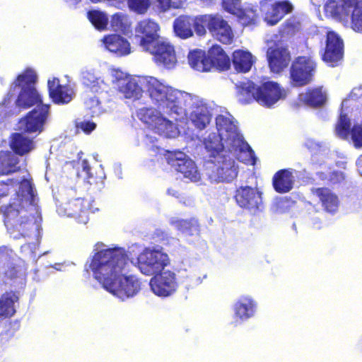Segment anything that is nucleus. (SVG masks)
I'll use <instances>...</instances> for the list:
<instances>
[{
  "label": "nucleus",
  "instance_id": "obj_10",
  "mask_svg": "<svg viewBox=\"0 0 362 362\" xmlns=\"http://www.w3.org/2000/svg\"><path fill=\"white\" fill-rule=\"evenodd\" d=\"M190 66L199 71H208L211 66L220 71L227 70L230 65L229 57L220 45H213L208 52V59L200 49L190 51L188 54Z\"/></svg>",
  "mask_w": 362,
  "mask_h": 362
},
{
  "label": "nucleus",
  "instance_id": "obj_39",
  "mask_svg": "<svg viewBox=\"0 0 362 362\" xmlns=\"http://www.w3.org/2000/svg\"><path fill=\"white\" fill-rule=\"evenodd\" d=\"M18 300L15 293H6L0 298V316L11 317L16 313L15 303Z\"/></svg>",
  "mask_w": 362,
  "mask_h": 362
},
{
  "label": "nucleus",
  "instance_id": "obj_2",
  "mask_svg": "<svg viewBox=\"0 0 362 362\" xmlns=\"http://www.w3.org/2000/svg\"><path fill=\"white\" fill-rule=\"evenodd\" d=\"M14 196L8 203L0 206L5 226L13 238L28 237L38 240L40 237V219L37 220L29 212H37V197L33 184L28 180H23Z\"/></svg>",
  "mask_w": 362,
  "mask_h": 362
},
{
  "label": "nucleus",
  "instance_id": "obj_12",
  "mask_svg": "<svg viewBox=\"0 0 362 362\" xmlns=\"http://www.w3.org/2000/svg\"><path fill=\"white\" fill-rule=\"evenodd\" d=\"M217 156L215 160H210L214 164L208 177L211 182H230L238 176V165L232 153Z\"/></svg>",
  "mask_w": 362,
  "mask_h": 362
},
{
  "label": "nucleus",
  "instance_id": "obj_14",
  "mask_svg": "<svg viewBox=\"0 0 362 362\" xmlns=\"http://www.w3.org/2000/svg\"><path fill=\"white\" fill-rule=\"evenodd\" d=\"M50 115V105L39 104L19 122V128L29 134H40L45 129Z\"/></svg>",
  "mask_w": 362,
  "mask_h": 362
},
{
  "label": "nucleus",
  "instance_id": "obj_59",
  "mask_svg": "<svg viewBox=\"0 0 362 362\" xmlns=\"http://www.w3.org/2000/svg\"><path fill=\"white\" fill-rule=\"evenodd\" d=\"M65 2L70 6L75 8L81 0H64Z\"/></svg>",
  "mask_w": 362,
  "mask_h": 362
},
{
  "label": "nucleus",
  "instance_id": "obj_9",
  "mask_svg": "<svg viewBox=\"0 0 362 362\" xmlns=\"http://www.w3.org/2000/svg\"><path fill=\"white\" fill-rule=\"evenodd\" d=\"M136 106L138 118L148 124L155 132L167 138H175L179 134L175 120L156 105V109L147 106L139 107V105Z\"/></svg>",
  "mask_w": 362,
  "mask_h": 362
},
{
  "label": "nucleus",
  "instance_id": "obj_47",
  "mask_svg": "<svg viewBox=\"0 0 362 362\" xmlns=\"http://www.w3.org/2000/svg\"><path fill=\"white\" fill-rule=\"evenodd\" d=\"M13 252L7 247H0V265L9 267L13 259Z\"/></svg>",
  "mask_w": 362,
  "mask_h": 362
},
{
  "label": "nucleus",
  "instance_id": "obj_5",
  "mask_svg": "<svg viewBox=\"0 0 362 362\" xmlns=\"http://www.w3.org/2000/svg\"><path fill=\"white\" fill-rule=\"evenodd\" d=\"M233 117L229 113L219 115L216 117L217 133L223 137L226 148L241 162L252 165L256 164L255 152L239 132Z\"/></svg>",
  "mask_w": 362,
  "mask_h": 362
},
{
  "label": "nucleus",
  "instance_id": "obj_62",
  "mask_svg": "<svg viewBox=\"0 0 362 362\" xmlns=\"http://www.w3.org/2000/svg\"><path fill=\"white\" fill-rule=\"evenodd\" d=\"M53 267L58 271L61 270V264H55Z\"/></svg>",
  "mask_w": 362,
  "mask_h": 362
},
{
  "label": "nucleus",
  "instance_id": "obj_53",
  "mask_svg": "<svg viewBox=\"0 0 362 362\" xmlns=\"http://www.w3.org/2000/svg\"><path fill=\"white\" fill-rule=\"evenodd\" d=\"M349 98L355 100L362 99V87L353 88L349 94Z\"/></svg>",
  "mask_w": 362,
  "mask_h": 362
},
{
  "label": "nucleus",
  "instance_id": "obj_56",
  "mask_svg": "<svg viewBox=\"0 0 362 362\" xmlns=\"http://www.w3.org/2000/svg\"><path fill=\"white\" fill-rule=\"evenodd\" d=\"M167 194L175 197L177 199H179L180 197V192H178V190L172 187L168 188L167 189Z\"/></svg>",
  "mask_w": 362,
  "mask_h": 362
},
{
  "label": "nucleus",
  "instance_id": "obj_40",
  "mask_svg": "<svg viewBox=\"0 0 362 362\" xmlns=\"http://www.w3.org/2000/svg\"><path fill=\"white\" fill-rule=\"evenodd\" d=\"M74 96V90L69 86H62L55 93L49 95L53 103L57 105L68 104L73 100Z\"/></svg>",
  "mask_w": 362,
  "mask_h": 362
},
{
  "label": "nucleus",
  "instance_id": "obj_49",
  "mask_svg": "<svg viewBox=\"0 0 362 362\" xmlns=\"http://www.w3.org/2000/svg\"><path fill=\"white\" fill-rule=\"evenodd\" d=\"M76 127L81 129L86 134H90L95 129L96 124L90 121L84 120L77 122Z\"/></svg>",
  "mask_w": 362,
  "mask_h": 362
},
{
  "label": "nucleus",
  "instance_id": "obj_38",
  "mask_svg": "<svg viewBox=\"0 0 362 362\" xmlns=\"http://www.w3.org/2000/svg\"><path fill=\"white\" fill-rule=\"evenodd\" d=\"M254 63V57L248 51L235 50L233 54V64L237 71H249Z\"/></svg>",
  "mask_w": 362,
  "mask_h": 362
},
{
  "label": "nucleus",
  "instance_id": "obj_41",
  "mask_svg": "<svg viewBox=\"0 0 362 362\" xmlns=\"http://www.w3.org/2000/svg\"><path fill=\"white\" fill-rule=\"evenodd\" d=\"M87 15L88 20L96 29L103 30L107 28L109 19L104 12L93 10L89 11Z\"/></svg>",
  "mask_w": 362,
  "mask_h": 362
},
{
  "label": "nucleus",
  "instance_id": "obj_18",
  "mask_svg": "<svg viewBox=\"0 0 362 362\" xmlns=\"http://www.w3.org/2000/svg\"><path fill=\"white\" fill-rule=\"evenodd\" d=\"M149 285L152 292L162 298L172 296L178 287L176 274L170 270L162 271L155 274L151 279Z\"/></svg>",
  "mask_w": 362,
  "mask_h": 362
},
{
  "label": "nucleus",
  "instance_id": "obj_7",
  "mask_svg": "<svg viewBox=\"0 0 362 362\" xmlns=\"http://www.w3.org/2000/svg\"><path fill=\"white\" fill-rule=\"evenodd\" d=\"M239 93L240 96L244 95L247 96L248 99H245L244 103H248L251 100L255 99L260 105L269 108L272 107L286 95L284 90L281 88L277 83L270 81L259 86L252 81L243 83L240 86ZM239 100H243L240 97Z\"/></svg>",
  "mask_w": 362,
  "mask_h": 362
},
{
  "label": "nucleus",
  "instance_id": "obj_1",
  "mask_svg": "<svg viewBox=\"0 0 362 362\" xmlns=\"http://www.w3.org/2000/svg\"><path fill=\"white\" fill-rule=\"evenodd\" d=\"M89 267L93 277L113 296L124 301L134 297L141 288L134 276H127L128 257L123 247H108L102 243L95 245Z\"/></svg>",
  "mask_w": 362,
  "mask_h": 362
},
{
  "label": "nucleus",
  "instance_id": "obj_43",
  "mask_svg": "<svg viewBox=\"0 0 362 362\" xmlns=\"http://www.w3.org/2000/svg\"><path fill=\"white\" fill-rule=\"evenodd\" d=\"M84 105L86 110L89 111L88 114L90 115L91 117L99 116L105 111L96 96L89 97L85 99Z\"/></svg>",
  "mask_w": 362,
  "mask_h": 362
},
{
  "label": "nucleus",
  "instance_id": "obj_34",
  "mask_svg": "<svg viewBox=\"0 0 362 362\" xmlns=\"http://www.w3.org/2000/svg\"><path fill=\"white\" fill-rule=\"evenodd\" d=\"M293 169L279 170L273 177L274 189L279 193H286L292 189L295 181Z\"/></svg>",
  "mask_w": 362,
  "mask_h": 362
},
{
  "label": "nucleus",
  "instance_id": "obj_20",
  "mask_svg": "<svg viewBox=\"0 0 362 362\" xmlns=\"http://www.w3.org/2000/svg\"><path fill=\"white\" fill-rule=\"evenodd\" d=\"M233 324L238 326L255 317L257 310V303L250 296H240L233 305Z\"/></svg>",
  "mask_w": 362,
  "mask_h": 362
},
{
  "label": "nucleus",
  "instance_id": "obj_11",
  "mask_svg": "<svg viewBox=\"0 0 362 362\" xmlns=\"http://www.w3.org/2000/svg\"><path fill=\"white\" fill-rule=\"evenodd\" d=\"M131 262L146 276H154L170 264L168 255L160 247H146Z\"/></svg>",
  "mask_w": 362,
  "mask_h": 362
},
{
  "label": "nucleus",
  "instance_id": "obj_45",
  "mask_svg": "<svg viewBox=\"0 0 362 362\" xmlns=\"http://www.w3.org/2000/svg\"><path fill=\"white\" fill-rule=\"evenodd\" d=\"M305 146L314 154L325 153L328 150L326 143L317 141L313 139L308 138L305 141Z\"/></svg>",
  "mask_w": 362,
  "mask_h": 362
},
{
  "label": "nucleus",
  "instance_id": "obj_22",
  "mask_svg": "<svg viewBox=\"0 0 362 362\" xmlns=\"http://www.w3.org/2000/svg\"><path fill=\"white\" fill-rule=\"evenodd\" d=\"M156 44L145 51L153 55V59L158 65L167 69L173 67L177 62L174 47L162 40Z\"/></svg>",
  "mask_w": 362,
  "mask_h": 362
},
{
  "label": "nucleus",
  "instance_id": "obj_31",
  "mask_svg": "<svg viewBox=\"0 0 362 362\" xmlns=\"http://www.w3.org/2000/svg\"><path fill=\"white\" fill-rule=\"evenodd\" d=\"M267 59L271 71L274 73L281 72L290 62V54L286 48L276 47L269 49Z\"/></svg>",
  "mask_w": 362,
  "mask_h": 362
},
{
  "label": "nucleus",
  "instance_id": "obj_13",
  "mask_svg": "<svg viewBox=\"0 0 362 362\" xmlns=\"http://www.w3.org/2000/svg\"><path fill=\"white\" fill-rule=\"evenodd\" d=\"M164 151L165 158L168 164L176 171L182 173L185 178L194 182L200 180L201 175L195 163L186 154L180 151Z\"/></svg>",
  "mask_w": 362,
  "mask_h": 362
},
{
  "label": "nucleus",
  "instance_id": "obj_33",
  "mask_svg": "<svg viewBox=\"0 0 362 362\" xmlns=\"http://www.w3.org/2000/svg\"><path fill=\"white\" fill-rule=\"evenodd\" d=\"M105 48L117 56H124L131 52L129 42L118 35H111L103 38Z\"/></svg>",
  "mask_w": 362,
  "mask_h": 362
},
{
  "label": "nucleus",
  "instance_id": "obj_50",
  "mask_svg": "<svg viewBox=\"0 0 362 362\" xmlns=\"http://www.w3.org/2000/svg\"><path fill=\"white\" fill-rule=\"evenodd\" d=\"M206 277V274H204L202 278L200 276H198L193 271H189L187 274V278L189 279V283L191 286H196L200 284L202 282V280Z\"/></svg>",
  "mask_w": 362,
  "mask_h": 362
},
{
  "label": "nucleus",
  "instance_id": "obj_30",
  "mask_svg": "<svg viewBox=\"0 0 362 362\" xmlns=\"http://www.w3.org/2000/svg\"><path fill=\"white\" fill-rule=\"evenodd\" d=\"M313 192L318 197L325 211L332 215L338 211L339 199L332 190L327 187H319L315 189Z\"/></svg>",
  "mask_w": 362,
  "mask_h": 362
},
{
  "label": "nucleus",
  "instance_id": "obj_15",
  "mask_svg": "<svg viewBox=\"0 0 362 362\" xmlns=\"http://www.w3.org/2000/svg\"><path fill=\"white\" fill-rule=\"evenodd\" d=\"M262 192L257 188L241 186L236 189L235 199L238 205L256 215L264 209Z\"/></svg>",
  "mask_w": 362,
  "mask_h": 362
},
{
  "label": "nucleus",
  "instance_id": "obj_17",
  "mask_svg": "<svg viewBox=\"0 0 362 362\" xmlns=\"http://www.w3.org/2000/svg\"><path fill=\"white\" fill-rule=\"evenodd\" d=\"M315 61L307 57H299L292 64L290 74L292 84L302 86L308 84L315 71Z\"/></svg>",
  "mask_w": 362,
  "mask_h": 362
},
{
  "label": "nucleus",
  "instance_id": "obj_26",
  "mask_svg": "<svg viewBox=\"0 0 362 362\" xmlns=\"http://www.w3.org/2000/svg\"><path fill=\"white\" fill-rule=\"evenodd\" d=\"M222 4L226 11L237 16L243 25H247L255 23L257 10L253 7L243 8L240 0H223Z\"/></svg>",
  "mask_w": 362,
  "mask_h": 362
},
{
  "label": "nucleus",
  "instance_id": "obj_55",
  "mask_svg": "<svg viewBox=\"0 0 362 362\" xmlns=\"http://www.w3.org/2000/svg\"><path fill=\"white\" fill-rule=\"evenodd\" d=\"M82 171L86 173L87 178H91L90 166L87 160H83L81 162Z\"/></svg>",
  "mask_w": 362,
  "mask_h": 362
},
{
  "label": "nucleus",
  "instance_id": "obj_24",
  "mask_svg": "<svg viewBox=\"0 0 362 362\" xmlns=\"http://www.w3.org/2000/svg\"><path fill=\"white\" fill-rule=\"evenodd\" d=\"M269 3L264 16V21L270 25H276L283 17L293 9L292 4L288 1L261 0L262 10H265L266 4Z\"/></svg>",
  "mask_w": 362,
  "mask_h": 362
},
{
  "label": "nucleus",
  "instance_id": "obj_6",
  "mask_svg": "<svg viewBox=\"0 0 362 362\" xmlns=\"http://www.w3.org/2000/svg\"><path fill=\"white\" fill-rule=\"evenodd\" d=\"M37 78V74L33 69H26L11 84L8 93L2 102V105L7 107L11 98L16 94L18 97L15 100V104L18 107L28 108L35 105L43 104L35 88Z\"/></svg>",
  "mask_w": 362,
  "mask_h": 362
},
{
  "label": "nucleus",
  "instance_id": "obj_63",
  "mask_svg": "<svg viewBox=\"0 0 362 362\" xmlns=\"http://www.w3.org/2000/svg\"><path fill=\"white\" fill-rule=\"evenodd\" d=\"M346 102H347V99L344 100L341 103V106L343 107L346 103Z\"/></svg>",
  "mask_w": 362,
  "mask_h": 362
},
{
  "label": "nucleus",
  "instance_id": "obj_51",
  "mask_svg": "<svg viewBox=\"0 0 362 362\" xmlns=\"http://www.w3.org/2000/svg\"><path fill=\"white\" fill-rule=\"evenodd\" d=\"M93 3L105 2L111 6L122 9L126 6V0H90Z\"/></svg>",
  "mask_w": 362,
  "mask_h": 362
},
{
  "label": "nucleus",
  "instance_id": "obj_19",
  "mask_svg": "<svg viewBox=\"0 0 362 362\" xmlns=\"http://www.w3.org/2000/svg\"><path fill=\"white\" fill-rule=\"evenodd\" d=\"M158 25L151 19H145L140 21L136 28L135 39L144 50L149 49L152 45H157L160 40L158 33Z\"/></svg>",
  "mask_w": 362,
  "mask_h": 362
},
{
  "label": "nucleus",
  "instance_id": "obj_27",
  "mask_svg": "<svg viewBox=\"0 0 362 362\" xmlns=\"http://www.w3.org/2000/svg\"><path fill=\"white\" fill-rule=\"evenodd\" d=\"M88 202L81 198L74 199L64 204L63 207L58 208L59 214H62L69 217H73L78 220V222L86 223L88 221L87 211Z\"/></svg>",
  "mask_w": 362,
  "mask_h": 362
},
{
  "label": "nucleus",
  "instance_id": "obj_54",
  "mask_svg": "<svg viewBox=\"0 0 362 362\" xmlns=\"http://www.w3.org/2000/svg\"><path fill=\"white\" fill-rule=\"evenodd\" d=\"M344 179V175L341 172L335 171L330 175V181L333 183L340 182Z\"/></svg>",
  "mask_w": 362,
  "mask_h": 362
},
{
  "label": "nucleus",
  "instance_id": "obj_36",
  "mask_svg": "<svg viewBox=\"0 0 362 362\" xmlns=\"http://www.w3.org/2000/svg\"><path fill=\"white\" fill-rule=\"evenodd\" d=\"M21 168L19 158L11 151L0 152V175H8Z\"/></svg>",
  "mask_w": 362,
  "mask_h": 362
},
{
  "label": "nucleus",
  "instance_id": "obj_16",
  "mask_svg": "<svg viewBox=\"0 0 362 362\" xmlns=\"http://www.w3.org/2000/svg\"><path fill=\"white\" fill-rule=\"evenodd\" d=\"M201 22L206 30L223 44H230L233 41V33L228 22L218 14L202 15Z\"/></svg>",
  "mask_w": 362,
  "mask_h": 362
},
{
  "label": "nucleus",
  "instance_id": "obj_48",
  "mask_svg": "<svg viewBox=\"0 0 362 362\" xmlns=\"http://www.w3.org/2000/svg\"><path fill=\"white\" fill-rule=\"evenodd\" d=\"M296 29V23L294 19H289L286 21L283 28L281 29L280 32L283 36L292 35L295 33Z\"/></svg>",
  "mask_w": 362,
  "mask_h": 362
},
{
  "label": "nucleus",
  "instance_id": "obj_61",
  "mask_svg": "<svg viewBox=\"0 0 362 362\" xmlns=\"http://www.w3.org/2000/svg\"><path fill=\"white\" fill-rule=\"evenodd\" d=\"M3 190H4V192L2 194H0V197H4L6 195H7V194L5 193V192L6 191L8 192V185H3Z\"/></svg>",
  "mask_w": 362,
  "mask_h": 362
},
{
  "label": "nucleus",
  "instance_id": "obj_60",
  "mask_svg": "<svg viewBox=\"0 0 362 362\" xmlns=\"http://www.w3.org/2000/svg\"><path fill=\"white\" fill-rule=\"evenodd\" d=\"M6 275L10 278H15L16 277V273L12 270H11L10 272L8 271H6Z\"/></svg>",
  "mask_w": 362,
  "mask_h": 362
},
{
  "label": "nucleus",
  "instance_id": "obj_42",
  "mask_svg": "<svg viewBox=\"0 0 362 362\" xmlns=\"http://www.w3.org/2000/svg\"><path fill=\"white\" fill-rule=\"evenodd\" d=\"M110 25L115 31H126L129 26V22L127 14L123 12H118L112 16Z\"/></svg>",
  "mask_w": 362,
  "mask_h": 362
},
{
  "label": "nucleus",
  "instance_id": "obj_21",
  "mask_svg": "<svg viewBox=\"0 0 362 362\" xmlns=\"http://www.w3.org/2000/svg\"><path fill=\"white\" fill-rule=\"evenodd\" d=\"M202 16L197 17L180 16L175 20L173 28L176 35L185 39L193 35V29L196 33L202 36L206 34V30L201 22Z\"/></svg>",
  "mask_w": 362,
  "mask_h": 362
},
{
  "label": "nucleus",
  "instance_id": "obj_58",
  "mask_svg": "<svg viewBox=\"0 0 362 362\" xmlns=\"http://www.w3.org/2000/svg\"><path fill=\"white\" fill-rule=\"evenodd\" d=\"M155 138H153L152 136H148V135H146V142L147 143L148 141H149L151 143L153 144L154 143V141H155ZM156 149H158V146H156L155 144H152V146H151V150L154 152H156Z\"/></svg>",
  "mask_w": 362,
  "mask_h": 362
},
{
  "label": "nucleus",
  "instance_id": "obj_37",
  "mask_svg": "<svg viewBox=\"0 0 362 362\" xmlns=\"http://www.w3.org/2000/svg\"><path fill=\"white\" fill-rule=\"evenodd\" d=\"M299 100L310 107H320L325 103L327 95L326 93L322 90V88L320 87L300 93L299 95Z\"/></svg>",
  "mask_w": 362,
  "mask_h": 362
},
{
  "label": "nucleus",
  "instance_id": "obj_3",
  "mask_svg": "<svg viewBox=\"0 0 362 362\" xmlns=\"http://www.w3.org/2000/svg\"><path fill=\"white\" fill-rule=\"evenodd\" d=\"M212 106L210 103L197 95L177 89H172L163 106V112L175 121H183L188 118L198 131L205 129L212 119Z\"/></svg>",
  "mask_w": 362,
  "mask_h": 362
},
{
  "label": "nucleus",
  "instance_id": "obj_8",
  "mask_svg": "<svg viewBox=\"0 0 362 362\" xmlns=\"http://www.w3.org/2000/svg\"><path fill=\"white\" fill-rule=\"evenodd\" d=\"M325 11L335 20L346 23L351 20L353 30L362 32V0H328Z\"/></svg>",
  "mask_w": 362,
  "mask_h": 362
},
{
  "label": "nucleus",
  "instance_id": "obj_28",
  "mask_svg": "<svg viewBox=\"0 0 362 362\" xmlns=\"http://www.w3.org/2000/svg\"><path fill=\"white\" fill-rule=\"evenodd\" d=\"M203 144L208 152L209 157L215 160L217 156L226 155L229 152L226 148L223 137L220 136L218 133L210 132L203 137Z\"/></svg>",
  "mask_w": 362,
  "mask_h": 362
},
{
  "label": "nucleus",
  "instance_id": "obj_57",
  "mask_svg": "<svg viewBox=\"0 0 362 362\" xmlns=\"http://www.w3.org/2000/svg\"><path fill=\"white\" fill-rule=\"evenodd\" d=\"M356 165L358 171V173L362 176V155L360 156L356 161Z\"/></svg>",
  "mask_w": 362,
  "mask_h": 362
},
{
  "label": "nucleus",
  "instance_id": "obj_35",
  "mask_svg": "<svg viewBox=\"0 0 362 362\" xmlns=\"http://www.w3.org/2000/svg\"><path fill=\"white\" fill-rule=\"evenodd\" d=\"M10 146L13 153L16 155L23 156L30 153L35 148L33 139L29 138L23 133H14L11 136Z\"/></svg>",
  "mask_w": 362,
  "mask_h": 362
},
{
  "label": "nucleus",
  "instance_id": "obj_44",
  "mask_svg": "<svg viewBox=\"0 0 362 362\" xmlns=\"http://www.w3.org/2000/svg\"><path fill=\"white\" fill-rule=\"evenodd\" d=\"M129 9L137 13L144 14L151 6L150 0H126Z\"/></svg>",
  "mask_w": 362,
  "mask_h": 362
},
{
  "label": "nucleus",
  "instance_id": "obj_52",
  "mask_svg": "<svg viewBox=\"0 0 362 362\" xmlns=\"http://www.w3.org/2000/svg\"><path fill=\"white\" fill-rule=\"evenodd\" d=\"M62 86L59 83V80L57 78L54 77L52 79H49L47 82L49 95H50L52 93H55Z\"/></svg>",
  "mask_w": 362,
  "mask_h": 362
},
{
  "label": "nucleus",
  "instance_id": "obj_46",
  "mask_svg": "<svg viewBox=\"0 0 362 362\" xmlns=\"http://www.w3.org/2000/svg\"><path fill=\"white\" fill-rule=\"evenodd\" d=\"M157 10L160 13H165L171 8H180V0H156Z\"/></svg>",
  "mask_w": 362,
  "mask_h": 362
},
{
  "label": "nucleus",
  "instance_id": "obj_23",
  "mask_svg": "<svg viewBox=\"0 0 362 362\" xmlns=\"http://www.w3.org/2000/svg\"><path fill=\"white\" fill-rule=\"evenodd\" d=\"M351 120L346 114L341 112L339 120L336 124V134L343 139H346L351 134V140L356 148L362 146V126L354 125L351 129Z\"/></svg>",
  "mask_w": 362,
  "mask_h": 362
},
{
  "label": "nucleus",
  "instance_id": "obj_4",
  "mask_svg": "<svg viewBox=\"0 0 362 362\" xmlns=\"http://www.w3.org/2000/svg\"><path fill=\"white\" fill-rule=\"evenodd\" d=\"M118 89L134 105L146 104V95L163 111L172 87L153 76H135L119 80Z\"/></svg>",
  "mask_w": 362,
  "mask_h": 362
},
{
  "label": "nucleus",
  "instance_id": "obj_29",
  "mask_svg": "<svg viewBox=\"0 0 362 362\" xmlns=\"http://www.w3.org/2000/svg\"><path fill=\"white\" fill-rule=\"evenodd\" d=\"M170 224L180 231L185 237L190 238V241L197 240L200 235V226L197 219H178L171 218Z\"/></svg>",
  "mask_w": 362,
  "mask_h": 362
},
{
  "label": "nucleus",
  "instance_id": "obj_32",
  "mask_svg": "<svg viewBox=\"0 0 362 362\" xmlns=\"http://www.w3.org/2000/svg\"><path fill=\"white\" fill-rule=\"evenodd\" d=\"M81 81L83 86L92 93H102L107 90V83L100 74L93 69L82 71Z\"/></svg>",
  "mask_w": 362,
  "mask_h": 362
},
{
  "label": "nucleus",
  "instance_id": "obj_25",
  "mask_svg": "<svg viewBox=\"0 0 362 362\" xmlns=\"http://www.w3.org/2000/svg\"><path fill=\"white\" fill-rule=\"evenodd\" d=\"M326 49L323 54V60L330 66H337L342 59L343 41L334 32H328L326 41Z\"/></svg>",
  "mask_w": 362,
  "mask_h": 362
}]
</instances>
